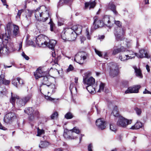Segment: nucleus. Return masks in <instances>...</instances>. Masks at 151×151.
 Wrapping results in <instances>:
<instances>
[{"instance_id":"nucleus-1","label":"nucleus","mask_w":151,"mask_h":151,"mask_svg":"<svg viewBox=\"0 0 151 151\" xmlns=\"http://www.w3.org/2000/svg\"><path fill=\"white\" fill-rule=\"evenodd\" d=\"M24 112L28 115H30L29 119L31 121L37 119L39 116V113L37 110H35L32 107H28L24 110Z\"/></svg>"},{"instance_id":"nucleus-2","label":"nucleus","mask_w":151,"mask_h":151,"mask_svg":"<svg viewBox=\"0 0 151 151\" xmlns=\"http://www.w3.org/2000/svg\"><path fill=\"white\" fill-rule=\"evenodd\" d=\"M83 82L84 84H86L88 86H86L87 90L89 92H92L93 91L92 90L90 89V88L94 89V86H96L95 84V79L92 77H90L87 80H84Z\"/></svg>"},{"instance_id":"nucleus-3","label":"nucleus","mask_w":151,"mask_h":151,"mask_svg":"<svg viewBox=\"0 0 151 151\" xmlns=\"http://www.w3.org/2000/svg\"><path fill=\"white\" fill-rule=\"evenodd\" d=\"M131 123V120H128L121 116H119L116 124L119 127H125Z\"/></svg>"},{"instance_id":"nucleus-4","label":"nucleus","mask_w":151,"mask_h":151,"mask_svg":"<svg viewBox=\"0 0 151 151\" xmlns=\"http://www.w3.org/2000/svg\"><path fill=\"white\" fill-rule=\"evenodd\" d=\"M112 66L111 67L109 74L111 77L116 76L119 73V65L115 63H112Z\"/></svg>"},{"instance_id":"nucleus-5","label":"nucleus","mask_w":151,"mask_h":151,"mask_svg":"<svg viewBox=\"0 0 151 151\" xmlns=\"http://www.w3.org/2000/svg\"><path fill=\"white\" fill-rule=\"evenodd\" d=\"M66 34L67 41H72L75 40L77 37L76 32H74L71 28L68 29L66 30Z\"/></svg>"},{"instance_id":"nucleus-6","label":"nucleus","mask_w":151,"mask_h":151,"mask_svg":"<svg viewBox=\"0 0 151 151\" xmlns=\"http://www.w3.org/2000/svg\"><path fill=\"white\" fill-rule=\"evenodd\" d=\"M124 33L123 29L122 27H115L114 31L116 39L117 41L122 40V36Z\"/></svg>"},{"instance_id":"nucleus-7","label":"nucleus","mask_w":151,"mask_h":151,"mask_svg":"<svg viewBox=\"0 0 151 151\" xmlns=\"http://www.w3.org/2000/svg\"><path fill=\"white\" fill-rule=\"evenodd\" d=\"M35 41L36 44L39 47H45L47 46V42L45 41L44 37L41 35L37 37Z\"/></svg>"},{"instance_id":"nucleus-8","label":"nucleus","mask_w":151,"mask_h":151,"mask_svg":"<svg viewBox=\"0 0 151 151\" xmlns=\"http://www.w3.org/2000/svg\"><path fill=\"white\" fill-rule=\"evenodd\" d=\"M140 88V85L134 86L132 87H130L128 88V89L125 91V93H137L139 91V90Z\"/></svg>"},{"instance_id":"nucleus-9","label":"nucleus","mask_w":151,"mask_h":151,"mask_svg":"<svg viewBox=\"0 0 151 151\" xmlns=\"http://www.w3.org/2000/svg\"><path fill=\"white\" fill-rule=\"evenodd\" d=\"M93 19H94L93 25L94 26L95 29L102 27L104 25L102 20H99L98 19L97 16H95L94 17Z\"/></svg>"},{"instance_id":"nucleus-10","label":"nucleus","mask_w":151,"mask_h":151,"mask_svg":"<svg viewBox=\"0 0 151 151\" xmlns=\"http://www.w3.org/2000/svg\"><path fill=\"white\" fill-rule=\"evenodd\" d=\"M16 117V116L14 113L12 112L8 113L5 115L4 121V122L8 123Z\"/></svg>"},{"instance_id":"nucleus-11","label":"nucleus","mask_w":151,"mask_h":151,"mask_svg":"<svg viewBox=\"0 0 151 151\" xmlns=\"http://www.w3.org/2000/svg\"><path fill=\"white\" fill-rule=\"evenodd\" d=\"M74 132L77 134H78L80 133V131L76 127H74L73 129L69 130H66L65 131L63 136L64 137L66 138H69L70 137V134L71 133Z\"/></svg>"},{"instance_id":"nucleus-12","label":"nucleus","mask_w":151,"mask_h":151,"mask_svg":"<svg viewBox=\"0 0 151 151\" xmlns=\"http://www.w3.org/2000/svg\"><path fill=\"white\" fill-rule=\"evenodd\" d=\"M86 58V56L85 55H80L79 54L76 55L74 59L75 61L80 64H83L84 61V60Z\"/></svg>"},{"instance_id":"nucleus-13","label":"nucleus","mask_w":151,"mask_h":151,"mask_svg":"<svg viewBox=\"0 0 151 151\" xmlns=\"http://www.w3.org/2000/svg\"><path fill=\"white\" fill-rule=\"evenodd\" d=\"M139 53H135L136 56L138 58H150V56L149 55L147 52H145V50L143 49H141L139 50Z\"/></svg>"},{"instance_id":"nucleus-14","label":"nucleus","mask_w":151,"mask_h":151,"mask_svg":"<svg viewBox=\"0 0 151 151\" xmlns=\"http://www.w3.org/2000/svg\"><path fill=\"white\" fill-rule=\"evenodd\" d=\"M106 123L102 119H99L96 122V125L98 128L101 130L104 129L106 127Z\"/></svg>"},{"instance_id":"nucleus-15","label":"nucleus","mask_w":151,"mask_h":151,"mask_svg":"<svg viewBox=\"0 0 151 151\" xmlns=\"http://www.w3.org/2000/svg\"><path fill=\"white\" fill-rule=\"evenodd\" d=\"M108 6L109 9L112 11L114 15H117L118 14V13L116 10V6L113 2L111 1L109 3Z\"/></svg>"},{"instance_id":"nucleus-16","label":"nucleus","mask_w":151,"mask_h":151,"mask_svg":"<svg viewBox=\"0 0 151 151\" xmlns=\"http://www.w3.org/2000/svg\"><path fill=\"white\" fill-rule=\"evenodd\" d=\"M96 4V3L95 1H90L89 2H87L85 3L84 9H87L89 6V9H93L95 6Z\"/></svg>"},{"instance_id":"nucleus-17","label":"nucleus","mask_w":151,"mask_h":151,"mask_svg":"<svg viewBox=\"0 0 151 151\" xmlns=\"http://www.w3.org/2000/svg\"><path fill=\"white\" fill-rule=\"evenodd\" d=\"M104 25L109 27H111L109 16V15H104L103 16L102 20Z\"/></svg>"},{"instance_id":"nucleus-18","label":"nucleus","mask_w":151,"mask_h":151,"mask_svg":"<svg viewBox=\"0 0 151 151\" xmlns=\"http://www.w3.org/2000/svg\"><path fill=\"white\" fill-rule=\"evenodd\" d=\"M77 36L80 34L82 31V27L80 25H76L73 26L71 28Z\"/></svg>"},{"instance_id":"nucleus-19","label":"nucleus","mask_w":151,"mask_h":151,"mask_svg":"<svg viewBox=\"0 0 151 151\" xmlns=\"http://www.w3.org/2000/svg\"><path fill=\"white\" fill-rule=\"evenodd\" d=\"M134 58V57L131 56H129L128 54H126V53L125 54H121L119 56V58L121 61H125L130 59H132Z\"/></svg>"},{"instance_id":"nucleus-20","label":"nucleus","mask_w":151,"mask_h":151,"mask_svg":"<svg viewBox=\"0 0 151 151\" xmlns=\"http://www.w3.org/2000/svg\"><path fill=\"white\" fill-rule=\"evenodd\" d=\"M43 73L41 70L37 69L36 71L34 72V76L36 79H38L40 77L43 76Z\"/></svg>"},{"instance_id":"nucleus-21","label":"nucleus","mask_w":151,"mask_h":151,"mask_svg":"<svg viewBox=\"0 0 151 151\" xmlns=\"http://www.w3.org/2000/svg\"><path fill=\"white\" fill-rule=\"evenodd\" d=\"M42 84L43 85H46L48 86H51L52 85L50 83H48V78L46 76H43L42 77Z\"/></svg>"},{"instance_id":"nucleus-22","label":"nucleus","mask_w":151,"mask_h":151,"mask_svg":"<svg viewBox=\"0 0 151 151\" xmlns=\"http://www.w3.org/2000/svg\"><path fill=\"white\" fill-rule=\"evenodd\" d=\"M56 43V41L55 40H51L49 41V42H47V46L48 47L51 49L52 50H54V47L55 44Z\"/></svg>"},{"instance_id":"nucleus-23","label":"nucleus","mask_w":151,"mask_h":151,"mask_svg":"<svg viewBox=\"0 0 151 151\" xmlns=\"http://www.w3.org/2000/svg\"><path fill=\"white\" fill-rule=\"evenodd\" d=\"M125 51V48L124 47L121 46L119 48L115 49L114 50L112 54L115 55L120 52H123Z\"/></svg>"},{"instance_id":"nucleus-24","label":"nucleus","mask_w":151,"mask_h":151,"mask_svg":"<svg viewBox=\"0 0 151 151\" xmlns=\"http://www.w3.org/2000/svg\"><path fill=\"white\" fill-rule=\"evenodd\" d=\"M72 1V0H60L58 4V7H59L61 6L63 3L69 5L71 4Z\"/></svg>"},{"instance_id":"nucleus-25","label":"nucleus","mask_w":151,"mask_h":151,"mask_svg":"<svg viewBox=\"0 0 151 151\" xmlns=\"http://www.w3.org/2000/svg\"><path fill=\"white\" fill-rule=\"evenodd\" d=\"M133 68L134 70L136 76L140 78H142L143 76L141 70L137 68L136 66H134Z\"/></svg>"},{"instance_id":"nucleus-26","label":"nucleus","mask_w":151,"mask_h":151,"mask_svg":"<svg viewBox=\"0 0 151 151\" xmlns=\"http://www.w3.org/2000/svg\"><path fill=\"white\" fill-rule=\"evenodd\" d=\"M111 114L113 115L114 116L118 118L119 116H121L119 115L117 107L116 106H115L114 107V109L111 113Z\"/></svg>"},{"instance_id":"nucleus-27","label":"nucleus","mask_w":151,"mask_h":151,"mask_svg":"<svg viewBox=\"0 0 151 151\" xmlns=\"http://www.w3.org/2000/svg\"><path fill=\"white\" fill-rule=\"evenodd\" d=\"M142 126V124L140 122H137L134 125L130 128L131 129H137L141 128Z\"/></svg>"},{"instance_id":"nucleus-28","label":"nucleus","mask_w":151,"mask_h":151,"mask_svg":"<svg viewBox=\"0 0 151 151\" xmlns=\"http://www.w3.org/2000/svg\"><path fill=\"white\" fill-rule=\"evenodd\" d=\"M49 145V143L47 141H42L39 145V147L40 148H44L47 147Z\"/></svg>"},{"instance_id":"nucleus-29","label":"nucleus","mask_w":151,"mask_h":151,"mask_svg":"<svg viewBox=\"0 0 151 151\" xmlns=\"http://www.w3.org/2000/svg\"><path fill=\"white\" fill-rule=\"evenodd\" d=\"M9 36L6 32L4 34L0 35V38L2 40H6V42H8Z\"/></svg>"},{"instance_id":"nucleus-30","label":"nucleus","mask_w":151,"mask_h":151,"mask_svg":"<svg viewBox=\"0 0 151 151\" xmlns=\"http://www.w3.org/2000/svg\"><path fill=\"white\" fill-rule=\"evenodd\" d=\"M19 98V96L17 95H12L11 98L10 99V102L13 105L15 103V101Z\"/></svg>"},{"instance_id":"nucleus-31","label":"nucleus","mask_w":151,"mask_h":151,"mask_svg":"<svg viewBox=\"0 0 151 151\" xmlns=\"http://www.w3.org/2000/svg\"><path fill=\"white\" fill-rule=\"evenodd\" d=\"M14 29L13 30V35L15 36L17 35L19 32V28L18 26L14 25Z\"/></svg>"},{"instance_id":"nucleus-32","label":"nucleus","mask_w":151,"mask_h":151,"mask_svg":"<svg viewBox=\"0 0 151 151\" xmlns=\"http://www.w3.org/2000/svg\"><path fill=\"white\" fill-rule=\"evenodd\" d=\"M124 52H125L126 54H128L129 56H132L134 57L133 58H134L135 56H136V55H135V53H134L132 50H126L125 49V51Z\"/></svg>"},{"instance_id":"nucleus-33","label":"nucleus","mask_w":151,"mask_h":151,"mask_svg":"<svg viewBox=\"0 0 151 151\" xmlns=\"http://www.w3.org/2000/svg\"><path fill=\"white\" fill-rule=\"evenodd\" d=\"M73 116L72 114L70 112H68L65 115V118L67 119H70L72 118Z\"/></svg>"},{"instance_id":"nucleus-34","label":"nucleus","mask_w":151,"mask_h":151,"mask_svg":"<svg viewBox=\"0 0 151 151\" xmlns=\"http://www.w3.org/2000/svg\"><path fill=\"white\" fill-rule=\"evenodd\" d=\"M17 81H18L17 80V79H14L12 80V84H13L17 88H20V86L18 84V83Z\"/></svg>"},{"instance_id":"nucleus-35","label":"nucleus","mask_w":151,"mask_h":151,"mask_svg":"<svg viewBox=\"0 0 151 151\" xmlns=\"http://www.w3.org/2000/svg\"><path fill=\"white\" fill-rule=\"evenodd\" d=\"M91 75V73H90L87 72L84 74V76L83 78V81H85L84 80H87L89 78Z\"/></svg>"},{"instance_id":"nucleus-36","label":"nucleus","mask_w":151,"mask_h":151,"mask_svg":"<svg viewBox=\"0 0 151 151\" xmlns=\"http://www.w3.org/2000/svg\"><path fill=\"white\" fill-rule=\"evenodd\" d=\"M34 11L30 10L29 9L26 10V12L27 13L26 15V17L27 18V17H31Z\"/></svg>"},{"instance_id":"nucleus-37","label":"nucleus","mask_w":151,"mask_h":151,"mask_svg":"<svg viewBox=\"0 0 151 151\" xmlns=\"http://www.w3.org/2000/svg\"><path fill=\"white\" fill-rule=\"evenodd\" d=\"M44 97L46 99L47 101H54L55 100H58V99L53 98L50 96H48V95H44Z\"/></svg>"},{"instance_id":"nucleus-38","label":"nucleus","mask_w":151,"mask_h":151,"mask_svg":"<svg viewBox=\"0 0 151 151\" xmlns=\"http://www.w3.org/2000/svg\"><path fill=\"white\" fill-rule=\"evenodd\" d=\"M31 97L29 96H27L23 98V101H24V103H23V104H25L30 99Z\"/></svg>"},{"instance_id":"nucleus-39","label":"nucleus","mask_w":151,"mask_h":151,"mask_svg":"<svg viewBox=\"0 0 151 151\" xmlns=\"http://www.w3.org/2000/svg\"><path fill=\"white\" fill-rule=\"evenodd\" d=\"M61 37L64 40V41L67 40V37L66 34V31L64 32V33H61Z\"/></svg>"},{"instance_id":"nucleus-40","label":"nucleus","mask_w":151,"mask_h":151,"mask_svg":"<svg viewBox=\"0 0 151 151\" xmlns=\"http://www.w3.org/2000/svg\"><path fill=\"white\" fill-rule=\"evenodd\" d=\"M70 90L71 93V94H73V90H76V88L74 86L73 84V83H71L70 84Z\"/></svg>"},{"instance_id":"nucleus-41","label":"nucleus","mask_w":151,"mask_h":151,"mask_svg":"<svg viewBox=\"0 0 151 151\" xmlns=\"http://www.w3.org/2000/svg\"><path fill=\"white\" fill-rule=\"evenodd\" d=\"M58 116V113L56 111H55L51 115V118L52 119H54L57 118Z\"/></svg>"},{"instance_id":"nucleus-42","label":"nucleus","mask_w":151,"mask_h":151,"mask_svg":"<svg viewBox=\"0 0 151 151\" xmlns=\"http://www.w3.org/2000/svg\"><path fill=\"white\" fill-rule=\"evenodd\" d=\"M44 133V130L43 129H40L39 128H37V136H40L42 134Z\"/></svg>"},{"instance_id":"nucleus-43","label":"nucleus","mask_w":151,"mask_h":151,"mask_svg":"<svg viewBox=\"0 0 151 151\" xmlns=\"http://www.w3.org/2000/svg\"><path fill=\"white\" fill-rule=\"evenodd\" d=\"M104 84L102 83H101L99 86V88L98 91V92H101L102 91H103L104 90Z\"/></svg>"},{"instance_id":"nucleus-44","label":"nucleus","mask_w":151,"mask_h":151,"mask_svg":"<svg viewBox=\"0 0 151 151\" xmlns=\"http://www.w3.org/2000/svg\"><path fill=\"white\" fill-rule=\"evenodd\" d=\"M94 50L96 54L99 57L103 58V55L101 53V52L97 50L96 49H94Z\"/></svg>"},{"instance_id":"nucleus-45","label":"nucleus","mask_w":151,"mask_h":151,"mask_svg":"<svg viewBox=\"0 0 151 151\" xmlns=\"http://www.w3.org/2000/svg\"><path fill=\"white\" fill-rule=\"evenodd\" d=\"M45 12L46 14H47L48 17L42 19V21L43 22H45L46 20H47L48 19L49 17V13L48 11H47V9H46Z\"/></svg>"},{"instance_id":"nucleus-46","label":"nucleus","mask_w":151,"mask_h":151,"mask_svg":"<svg viewBox=\"0 0 151 151\" xmlns=\"http://www.w3.org/2000/svg\"><path fill=\"white\" fill-rule=\"evenodd\" d=\"M17 80L18 83V85H19L20 87L23 84V82L22 79H21L19 78H17Z\"/></svg>"},{"instance_id":"nucleus-47","label":"nucleus","mask_w":151,"mask_h":151,"mask_svg":"<svg viewBox=\"0 0 151 151\" xmlns=\"http://www.w3.org/2000/svg\"><path fill=\"white\" fill-rule=\"evenodd\" d=\"M114 23L118 27H121L122 26V23L119 21H114Z\"/></svg>"},{"instance_id":"nucleus-48","label":"nucleus","mask_w":151,"mask_h":151,"mask_svg":"<svg viewBox=\"0 0 151 151\" xmlns=\"http://www.w3.org/2000/svg\"><path fill=\"white\" fill-rule=\"evenodd\" d=\"M135 110L136 111V113L138 115H140L142 113L141 110L138 108H136L135 109Z\"/></svg>"},{"instance_id":"nucleus-49","label":"nucleus","mask_w":151,"mask_h":151,"mask_svg":"<svg viewBox=\"0 0 151 151\" xmlns=\"http://www.w3.org/2000/svg\"><path fill=\"white\" fill-rule=\"evenodd\" d=\"M122 85L124 87H127L128 85V82L126 81H123L122 82Z\"/></svg>"},{"instance_id":"nucleus-50","label":"nucleus","mask_w":151,"mask_h":151,"mask_svg":"<svg viewBox=\"0 0 151 151\" xmlns=\"http://www.w3.org/2000/svg\"><path fill=\"white\" fill-rule=\"evenodd\" d=\"M3 81L2 82V83L6 85H7L9 84L10 83V81L8 80H6L5 79L3 80Z\"/></svg>"},{"instance_id":"nucleus-51","label":"nucleus","mask_w":151,"mask_h":151,"mask_svg":"<svg viewBox=\"0 0 151 151\" xmlns=\"http://www.w3.org/2000/svg\"><path fill=\"white\" fill-rule=\"evenodd\" d=\"M24 103V101H23L22 99L21 100H19L17 101V103L22 106H24L25 105V104H23V103Z\"/></svg>"},{"instance_id":"nucleus-52","label":"nucleus","mask_w":151,"mask_h":151,"mask_svg":"<svg viewBox=\"0 0 151 151\" xmlns=\"http://www.w3.org/2000/svg\"><path fill=\"white\" fill-rule=\"evenodd\" d=\"M74 67L71 65H70L68 68L67 69V72H69L70 71H72L73 70Z\"/></svg>"},{"instance_id":"nucleus-53","label":"nucleus","mask_w":151,"mask_h":151,"mask_svg":"<svg viewBox=\"0 0 151 151\" xmlns=\"http://www.w3.org/2000/svg\"><path fill=\"white\" fill-rule=\"evenodd\" d=\"M24 10L23 9H21L18 10V12L17 13V15L19 17H20L22 13L24 12Z\"/></svg>"},{"instance_id":"nucleus-54","label":"nucleus","mask_w":151,"mask_h":151,"mask_svg":"<svg viewBox=\"0 0 151 151\" xmlns=\"http://www.w3.org/2000/svg\"><path fill=\"white\" fill-rule=\"evenodd\" d=\"M2 43H0V54H1L3 53L4 50V48H3L2 46Z\"/></svg>"},{"instance_id":"nucleus-55","label":"nucleus","mask_w":151,"mask_h":151,"mask_svg":"<svg viewBox=\"0 0 151 151\" xmlns=\"http://www.w3.org/2000/svg\"><path fill=\"white\" fill-rule=\"evenodd\" d=\"M110 129L112 131L115 132L116 131V129L114 127L113 124H111L110 125Z\"/></svg>"},{"instance_id":"nucleus-56","label":"nucleus","mask_w":151,"mask_h":151,"mask_svg":"<svg viewBox=\"0 0 151 151\" xmlns=\"http://www.w3.org/2000/svg\"><path fill=\"white\" fill-rule=\"evenodd\" d=\"M60 59V58L59 57H58L57 58H56L54 60V63H55V65H58V62L59 60Z\"/></svg>"},{"instance_id":"nucleus-57","label":"nucleus","mask_w":151,"mask_h":151,"mask_svg":"<svg viewBox=\"0 0 151 151\" xmlns=\"http://www.w3.org/2000/svg\"><path fill=\"white\" fill-rule=\"evenodd\" d=\"M22 56L26 60H28L29 59V58L28 56L24 52L22 53Z\"/></svg>"},{"instance_id":"nucleus-58","label":"nucleus","mask_w":151,"mask_h":151,"mask_svg":"<svg viewBox=\"0 0 151 151\" xmlns=\"http://www.w3.org/2000/svg\"><path fill=\"white\" fill-rule=\"evenodd\" d=\"M86 33L87 39L88 40H90V36L89 35V32L87 29H86Z\"/></svg>"},{"instance_id":"nucleus-59","label":"nucleus","mask_w":151,"mask_h":151,"mask_svg":"<svg viewBox=\"0 0 151 151\" xmlns=\"http://www.w3.org/2000/svg\"><path fill=\"white\" fill-rule=\"evenodd\" d=\"M50 25V30L52 31L53 32L54 31V27H55V24H51Z\"/></svg>"},{"instance_id":"nucleus-60","label":"nucleus","mask_w":151,"mask_h":151,"mask_svg":"<svg viewBox=\"0 0 151 151\" xmlns=\"http://www.w3.org/2000/svg\"><path fill=\"white\" fill-rule=\"evenodd\" d=\"M5 79L4 76L3 75H0V83H2L3 81V80Z\"/></svg>"},{"instance_id":"nucleus-61","label":"nucleus","mask_w":151,"mask_h":151,"mask_svg":"<svg viewBox=\"0 0 151 151\" xmlns=\"http://www.w3.org/2000/svg\"><path fill=\"white\" fill-rule=\"evenodd\" d=\"M93 148V146L91 144H89L88 147V151H93L92 149Z\"/></svg>"},{"instance_id":"nucleus-62","label":"nucleus","mask_w":151,"mask_h":151,"mask_svg":"<svg viewBox=\"0 0 151 151\" xmlns=\"http://www.w3.org/2000/svg\"><path fill=\"white\" fill-rule=\"evenodd\" d=\"M41 8H42L43 9L45 8V10L46 9V7L45 6H40L37 9L35 10L34 11V12H38L39 11V10H40Z\"/></svg>"},{"instance_id":"nucleus-63","label":"nucleus","mask_w":151,"mask_h":151,"mask_svg":"<svg viewBox=\"0 0 151 151\" xmlns=\"http://www.w3.org/2000/svg\"><path fill=\"white\" fill-rule=\"evenodd\" d=\"M108 52H104V55L103 58H104L106 59V60H107L108 59V58H107L108 57Z\"/></svg>"},{"instance_id":"nucleus-64","label":"nucleus","mask_w":151,"mask_h":151,"mask_svg":"<svg viewBox=\"0 0 151 151\" xmlns=\"http://www.w3.org/2000/svg\"><path fill=\"white\" fill-rule=\"evenodd\" d=\"M80 38L81 39V43H83L84 41L86 39V37L83 36H80Z\"/></svg>"}]
</instances>
